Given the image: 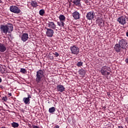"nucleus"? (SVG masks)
Returning a JSON list of instances; mask_svg holds the SVG:
<instances>
[{
  "label": "nucleus",
  "mask_w": 128,
  "mask_h": 128,
  "mask_svg": "<svg viewBox=\"0 0 128 128\" xmlns=\"http://www.w3.org/2000/svg\"><path fill=\"white\" fill-rule=\"evenodd\" d=\"M4 88L3 86H0V88Z\"/></svg>",
  "instance_id": "nucleus-37"
},
{
  "label": "nucleus",
  "mask_w": 128,
  "mask_h": 128,
  "mask_svg": "<svg viewBox=\"0 0 128 128\" xmlns=\"http://www.w3.org/2000/svg\"><path fill=\"white\" fill-rule=\"evenodd\" d=\"M110 68L106 66H102L100 70L102 76H108L110 74Z\"/></svg>",
  "instance_id": "nucleus-3"
},
{
  "label": "nucleus",
  "mask_w": 128,
  "mask_h": 128,
  "mask_svg": "<svg viewBox=\"0 0 128 128\" xmlns=\"http://www.w3.org/2000/svg\"><path fill=\"white\" fill-rule=\"evenodd\" d=\"M2 78H0V83L2 82Z\"/></svg>",
  "instance_id": "nucleus-36"
},
{
  "label": "nucleus",
  "mask_w": 128,
  "mask_h": 128,
  "mask_svg": "<svg viewBox=\"0 0 128 128\" xmlns=\"http://www.w3.org/2000/svg\"><path fill=\"white\" fill-rule=\"evenodd\" d=\"M6 50V44L2 43H0V52H4Z\"/></svg>",
  "instance_id": "nucleus-15"
},
{
  "label": "nucleus",
  "mask_w": 128,
  "mask_h": 128,
  "mask_svg": "<svg viewBox=\"0 0 128 128\" xmlns=\"http://www.w3.org/2000/svg\"><path fill=\"white\" fill-rule=\"evenodd\" d=\"M0 128H6L4 126L1 127Z\"/></svg>",
  "instance_id": "nucleus-38"
},
{
  "label": "nucleus",
  "mask_w": 128,
  "mask_h": 128,
  "mask_svg": "<svg viewBox=\"0 0 128 128\" xmlns=\"http://www.w3.org/2000/svg\"><path fill=\"white\" fill-rule=\"evenodd\" d=\"M46 36H47L48 38H52L54 36V32L52 29L46 28Z\"/></svg>",
  "instance_id": "nucleus-9"
},
{
  "label": "nucleus",
  "mask_w": 128,
  "mask_h": 128,
  "mask_svg": "<svg viewBox=\"0 0 128 128\" xmlns=\"http://www.w3.org/2000/svg\"><path fill=\"white\" fill-rule=\"evenodd\" d=\"M126 36H128V32H126Z\"/></svg>",
  "instance_id": "nucleus-35"
},
{
  "label": "nucleus",
  "mask_w": 128,
  "mask_h": 128,
  "mask_svg": "<svg viewBox=\"0 0 128 128\" xmlns=\"http://www.w3.org/2000/svg\"><path fill=\"white\" fill-rule=\"evenodd\" d=\"M11 126H12V128H18L20 124L18 122H13L11 124Z\"/></svg>",
  "instance_id": "nucleus-19"
},
{
  "label": "nucleus",
  "mask_w": 128,
  "mask_h": 128,
  "mask_svg": "<svg viewBox=\"0 0 128 128\" xmlns=\"http://www.w3.org/2000/svg\"><path fill=\"white\" fill-rule=\"evenodd\" d=\"M10 10L12 12L16 14H20V12H22L20 8L14 6H10Z\"/></svg>",
  "instance_id": "nucleus-5"
},
{
  "label": "nucleus",
  "mask_w": 128,
  "mask_h": 128,
  "mask_svg": "<svg viewBox=\"0 0 128 128\" xmlns=\"http://www.w3.org/2000/svg\"><path fill=\"white\" fill-rule=\"evenodd\" d=\"M118 44L121 46L122 50H126L128 43H126V40L124 38L120 39L118 42Z\"/></svg>",
  "instance_id": "nucleus-8"
},
{
  "label": "nucleus",
  "mask_w": 128,
  "mask_h": 128,
  "mask_svg": "<svg viewBox=\"0 0 128 128\" xmlns=\"http://www.w3.org/2000/svg\"><path fill=\"white\" fill-rule=\"evenodd\" d=\"M2 100H4V102H7L8 101V96H2Z\"/></svg>",
  "instance_id": "nucleus-28"
},
{
  "label": "nucleus",
  "mask_w": 128,
  "mask_h": 128,
  "mask_svg": "<svg viewBox=\"0 0 128 128\" xmlns=\"http://www.w3.org/2000/svg\"><path fill=\"white\" fill-rule=\"evenodd\" d=\"M31 6L34 8H36V6H38V3L36 2L32 1L31 2Z\"/></svg>",
  "instance_id": "nucleus-24"
},
{
  "label": "nucleus",
  "mask_w": 128,
  "mask_h": 128,
  "mask_svg": "<svg viewBox=\"0 0 128 128\" xmlns=\"http://www.w3.org/2000/svg\"><path fill=\"white\" fill-rule=\"evenodd\" d=\"M27 98H28V100H30V98H32V96L30 94H28V97Z\"/></svg>",
  "instance_id": "nucleus-30"
},
{
  "label": "nucleus",
  "mask_w": 128,
  "mask_h": 128,
  "mask_svg": "<svg viewBox=\"0 0 128 128\" xmlns=\"http://www.w3.org/2000/svg\"><path fill=\"white\" fill-rule=\"evenodd\" d=\"M96 18V14L94 12H90L86 14V18L88 20H92Z\"/></svg>",
  "instance_id": "nucleus-7"
},
{
  "label": "nucleus",
  "mask_w": 128,
  "mask_h": 128,
  "mask_svg": "<svg viewBox=\"0 0 128 128\" xmlns=\"http://www.w3.org/2000/svg\"><path fill=\"white\" fill-rule=\"evenodd\" d=\"M8 98H10V96H12V93H8Z\"/></svg>",
  "instance_id": "nucleus-31"
},
{
  "label": "nucleus",
  "mask_w": 128,
  "mask_h": 128,
  "mask_svg": "<svg viewBox=\"0 0 128 128\" xmlns=\"http://www.w3.org/2000/svg\"><path fill=\"white\" fill-rule=\"evenodd\" d=\"M0 30L1 34H7L8 32V34H10L14 30V26L12 24L0 25Z\"/></svg>",
  "instance_id": "nucleus-2"
},
{
  "label": "nucleus",
  "mask_w": 128,
  "mask_h": 128,
  "mask_svg": "<svg viewBox=\"0 0 128 128\" xmlns=\"http://www.w3.org/2000/svg\"><path fill=\"white\" fill-rule=\"evenodd\" d=\"M64 90L66 88L64 86V85H62L60 84L57 85L56 86V90L57 92H64Z\"/></svg>",
  "instance_id": "nucleus-14"
},
{
  "label": "nucleus",
  "mask_w": 128,
  "mask_h": 128,
  "mask_svg": "<svg viewBox=\"0 0 128 128\" xmlns=\"http://www.w3.org/2000/svg\"><path fill=\"white\" fill-rule=\"evenodd\" d=\"M72 2L77 6H80V0H74Z\"/></svg>",
  "instance_id": "nucleus-17"
},
{
  "label": "nucleus",
  "mask_w": 128,
  "mask_h": 128,
  "mask_svg": "<svg viewBox=\"0 0 128 128\" xmlns=\"http://www.w3.org/2000/svg\"><path fill=\"white\" fill-rule=\"evenodd\" d=\"M57 24H58V26H60V27L64 26V22H62V21H60V22H58Z\"/></svg>",
  "instance_id": "nucleus-23"
},
{
  "label": "nucleus",
  "mask_w": 128,
  "mask_h": 128,
  "mask_svg": "<svg viewBox=\"0 0 128 128\" xmlns=\"http://www.w3.org/2000/svg\"><path fill=\"white\" fill-rule=\"evenodd\" d=\"M125 62H126V64H128V58L126 59Z\"/></svg>",
  "instance_id": "nucleus-33"
},
{
  "label": "nucleus",
  "mask_w": 128,
  "mask_h": 128,
  "mask_svg": "<svg viewBox=\"0 0 128 128\" xmlns=\"http://www.w3.org/2000/svg\"><path fill=\"white\" fill-rule=\"evenodd\" d=\"M126 17L125 16H120L117 19V22L120 24H122V26H124L126 24Z\"/></svg>",
  "instance_id": "nucleus-6"
},
{
  "label": "nucleus",
  "mask_w": 128,
  "mask_h": 128,
  "mask_svg": "<svg viewBox=\"0 0 128 128\" xmlns=\"http://www.w3.org/2000/svg\"><path fill=\"white\" fill-rule=\"evenodd\" d=\"M20 72H22V74H26V68H21Z\"/></svg>",
  "instance_id": "nucleus-25"
},
{
  "label": "nucleus",
  "mask_w": 128,
  "mask_h": 128,
  "mask_svg": "<svg viewBox=\"0 0 128 128\" xmlns=\"http://www.w3.org/2000/svg\"><path fill=\"white\" fill-rule=\"evenodd\" d=\"M47 25L48 27L50 28H52V30H56V25L54 22H48V24H47Z\"/></svg>",
  "instance_id": "nucleus-10"
},
{
  "label": "nucleus",
  "mask_w": 128,
  "mask_h": 128,
  "mask_svg": "<svg viewBox=\"0 0 128 128\" xmlns=\"http://www.w3.org/2000/svg\"><path fill=\"white\" fill-rule=\"evenodd\" d=\"M122 48V46L118 44H116L114 46V50L116 52H120Z\"/></svg>",
  "instance_id": "nucleus-13"
},
{
  "label": "nucleus",
  "mask_w": 128,
  "mask_h": 128,
  "mask_svg": "<svg viewBox=\"0 0 128 128\" xmlns=\"http://www.w3.org/2000/svg\"><path fill=\"white\" fill-rule=\"evenodd\" d=\"M55 128H60V126H58V125H56L54 127Z\"/></svg>",
  "instance_id": "nucleus-34"
},
{
  "label": "nucleus",
  "mask_w": 128,
  "mask_h": 128,
  "mask_svg": "<svg viewBox=\"0 0 128 128\" xmlns=\"http://www.w3.org/2000/svg\"><path fill=\"white\" fill-rule=\"evenodd\" d=\"M21 40L24 42H26L28 40V33H23L22 36H21Z\"/></svg>",
  "instance_id": "nucleus-12"
},
{
  "label": "nucleus",
  "mask_w": 128,
  "mask_h": 128,
  "mask_svg": "<svg viewBox=\"0 0 128 128\" xmlns=\"http://www.w3.org/2000/svg\"><path fill=\"white\" fill-rule=\"evenodd\" d=\"M2 3V0H0V4Z\"/></svg>",
  "instance_id": "nucleus-39"
},
{
  "label": "nucleus",
  "mask_w": 128,
  "mask_h": 128,
  "mask_svg": "<svg viewBox=\"0 0 128 128\" xmlns=\"http://www.w3.org/2000/svg\"><path fill=\"white\" fill-rule=\"evenodd\" d=\"M56 112V108L54 107H51L48 110V112L50 114H52Z\"/></svg>",
  "instance_id": "nucleus-20"
},
{
  "label": "nucleus",
  "mask_w": 128,
  "mask_h": 128,
  "mask_svg": "<svg viewBox=\"0 0 128 128\" xmlns=\"http://www.w3.org/2000/svg\"><path fill=\"white\" fill-rule=\"evenodd\" d=\"M33 128H40V127H38V126H34Z\"/></svg>",
  "instance_id": "nucleus-32"
},
{
  "label": "nucleus",
  "mask_w": 128,
  "mask_h": 128,
  "mask_svg": "<svg viewBox=\"0 0 128 128\" xmlns=\"http://www.w3.org/2000/svg\"><path fill=\"white\" fill-rule=\"evenodd\" d=\"M30 100L28 99V98H23V102H24L26 104H30Z\"/></svg>",
  "instance_id": "nucleus-22"
},
{
  "label": "nucleus",
  "mask_w": 128,
  "mask_h": 128,
  "mask_svg": "<svg viewBox=\"0 0 128 128\" xmlns=\"http://www.w3.org/2000/svg\"><path fill=\"white\" fill-rule=\"evenodd\" d=\"M44 80H46V73L44 70H39L36 72V76L35 78V82L37 84H42Z\"/></svg>",
  "instance_id": "nucleus-1"
},
{
  "label": "nucleus",
  "mask_w": 128,
  "mask_h": 128,
  "mask_svg": "<svg viewBox=\"0 0 128 128\" xmlns=\"http://www.w3.org/2000/svg\"><path fill=\"white\" fill-rule=\"evenodd\" d=\"M72 16L74 20H80V14L77 11L74 12Z\"/></svg>",
  "instance_id": "nucleus-11"
},
{
  "label": "nucleus",
  "mask_w": 128,
  "mask_h": 128,
  "mask_svg": "<svg viewBox=\"0 0 128 128\" xmlns=\"http://www.w3.org/2000/svg\"><path fill=\"white\" fill-rule=\"evenodd\" d=\"M83 62H79L76 64V66H78V68H80V66H82L83 64Z\"/></svg>",
  "instance_id": "nucleus-27"
},
{
  "label": "nucleus",
  "mask_w": 128,
  "mask_h": 128,
  "mask_svg": "<svg viewBox=\"0 0 128 128\" xmlns=\"http://www.w3.org/2000/svg\"><path fill=\"white\" fill-rule=\"evenodd\" d=\"M39 14L40 15V16H44V10H40V11H39Z\"/></svg>",
  "instance_id": "nucleus-26"
},
{
  "label": "nucleus",
  "mask_w": 128,
  "mask_h": 128,
  "mask_svg": "<svg viewBox=\"0 0 128 128\" xmlns=\"http://www.w3.org/2000/svg\"><path fill=\"white\" fill-rule=\"evenodd\" d=\"M108 94H109L108 93Z\"/></svg>",
  "instance_id": "nucleus-40"
},
{
  "label": "nucleus",
  "mask_w": 128,
  "mask_h": 128,
  "mask_svg": "<svg viewBox=\"0 0 128 128\" xmlns=\"http://www.w3.org/2000/svg\"><path fill=\"white\" fill-rule=\"evenodd\" d=\"M70 50L71 51V54H75L76 56H78V54H80V48L76 45L71 46L70 47Z\"/></svg>",
  "instance_id": "nucleus-4"
},
{
  "label": "nucleus",
  "mask_w": 128,
  "mask_h": 128,
  "mask_svg": "<svg viewBox=\"0 0 128 128\" xmlns=\"http://www.w3.org/2000/svg\"><path fill=\"white\" fill-rule=\"evenodd\" d=\"M53 54H54V56H55L56 58H58V56H60V54H58V52H54Z\"/></svg>",
  "instance_id": "nucleus-29"
},
{
  "label": "nucleus",
  "mask_w": 128,
  "mask_h": 128,
  "mask_svg": "<svg viewBox=\"0 0 128 128\" xmlns=\"http://www.w3.org/2000/svg\"><path fill=\"white\" fill-rule=\"evenodd\" d=\"M79 74L82 76H84V75L86 74V70H79Z\"/></svg>",
  "instance_id": "nucleus-21"
},
{
  "label": "nucleus",
  "mask_w": 128,
  "mask_h": 128,
  "mask_svg": "<svg viewBox=\"0 0 128 128\" xmlns=\"http://www.w3.org/2000/svg\"><path fill=\"white\" fill-rule=\"evenodd\" d=\"M96 24H98L100 26H102L104 24L102 18H98L96 20Z\"/></svg>",
  "instance_id": "nucleus-16"
},
{
  "label": "nucleus",
  "mask_w": 128,
  "mask_h": 128,
  "mask_svg": "<svg viewBox=\"0 0 128 128\" xmlns=\"http://www.w3.org/2000/svg\"><path fill=\"white\" fill-rule=\"evenodd\" d=\"M59 20L60 22H66V16L64 14H60L59 16Z\"/></svg>",
  "instance_id": "nucleus-18"
}]
</instances>
